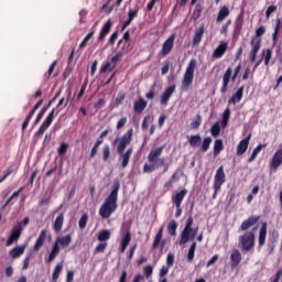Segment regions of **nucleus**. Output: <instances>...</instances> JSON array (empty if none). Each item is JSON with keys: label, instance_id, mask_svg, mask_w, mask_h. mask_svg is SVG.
Segmentation results:
<instances>
[{"label": "nucleus", "instance_id": "nucleus-1", "mask_svg": "<svg viewBox=\"0 0 282 282\" xmlns=\"http://www.w3.org/2000/svg\"><path fill=\"white\" fill-rule=\"evenodd\" d=\"M120 192V182L116 181L112 185V191L105 199L99 208L101 219H109L115 210H118V193Z\"/></svg>", "mask_w": 282, "mask_h": 282}, {"label": "nucleus", "instance_id": "nucleus-2", "mask_svg": "<svg viewBox=\"0 0 282 282\" xmlns=\"http://www.w3.org/2000/svg\"><path fill=\"white\" fill-rule=\"evenodd\" d=\"M164 152V147H159L156 149H152L148 155L149 163H145L143 165V173H153V171H156V169H160L164 166V158H160L162 153Z\"/></svg>", "mask_w": 282, "mask_h": 282}, {"label": "nucleus", "instance_id": "nucleus-3", "mask_svg": "<svg viewBox=\"0 0 282 282\" xmlns=\"http://www.w3.org/2000/svg\"><path fill=\"white\" fill-rule=\"evenodd\" d=\"M70 245H72V235L68 234L63 237H57L46 262L52 263V261H54V259H56V257H58V254L61 253V248H68V246Z\"/></svg>", "mask_w": 282, "mask_h": 282}, {"label": "nucleus", "instance_id": "nucleus-4", "mask_svg": "<svg viewBox=\"0 0 282 282\" xmlns=\"http://www.w3.org/2000/svg\"><path fill=\"white\" fill-rule=\"evenodd\" d=\"M265 34V26H260L256 30V36L251 39L250 45V62L254 63L257 61V54H259V50H261V37Z\"/></svg>", "mask_w": 282, "mask_h": 282}, {"label": "nucleus", "instance_id": "nucleus-5", "mask_svg": "<svg viewBox=\"0 0 282 282\" xmlns=\"http://www.w3.org/2000/svg\"><path fill=\"white\" fill-rule=\"evenodd\" d=\"M61 113V108H53L52 111L47 115L43 123L40 126L39 130L35 132V138H43V133L52 127V122H54V117Z\"/></svg>", "mask_w": 282, "mask_h": 282}, {"label": "nucleus", "instance_id": "nucleus-6", "mask_svg": "<svg viewBox=\"0 0 282 282\" xmlns=\"http://www.w3.org/2000/svg\"><path fill=\"white\" fill-rule=\"evenodd\" d=\"M254 231H246L242 236H239V243L243 252H250V250H254Z\"/></svg>", "mask_w": 282, "mask_h": 282}, {"label": "nucleus", "instance_id": "nucleus-7", "mask_svg": "<svg viewBox=\"0 0 282 282\" xmlns=\"http://www.w3.org/2000/svg\"><path fill=\"white\" fill-rule=\"evenodd\" d=\"M196 67L197 59H191L183 76V87H191V85H193V78H195Z\"/></svg>", "mask_w": 282, "mask_h": 282}, {"label": "nucleus", "instance_id": "nucleus-8", "mask_svg": "<svg viewBox=\"0 0 282 282\" xmlns=\"http://www.w3.org/2000/svg\"><path fill=\"white\" fill-rule=\"evenodd\" d=\"M133 140V128L129 129L120 139L117 138L113 141V144H116L117 142V153H122V151H124V149H127V147H129V144H131Z\"/></svg>", "mask_w": 282, "mask_h": 282}, {"label": "nucleus", "instance_id": "nucleus-9", "mask_svg": "<svg viewBox=\"0 0 282 282\" xmlns=\"http://www.w3.org/2000/svg\"><path fill=\"white\" fill-rule=\"evenodd\" d=\"M281 164H282V143L279 145V149L274 152L273 156L269 161L270 173H276Z\"/></svg>", "mask_w": 282, "mask_h": 282}, {"label": "nucleus", "instance_id": "nucleus-10", "mask_svg": "<svg viewBox=\"0 0 282 282\" xmlns=\"http://www.w3.org/2000/svg\"><path fill=\"white\" fill-rule=\"evenodd\" d=\"M226 184V172H224V165H220L214 176L213 188L216 193L221 191V186Z\"/></svg>", "mask_w": 282, "mask_h": 282}, {"label": "nucleus", "instance_id": "nucleus-11", "mask_svg": "<svg viewBox=\"0 0 282 282\" xmlns=\"http://www.w3.org/2000/svg\"><path fill=\"white\" fill-rule=\"evenodd\" d=\"M237 76H239L237 73L232 74V68L229 66L226 72L223 75V86L220 87V94H226L228 91V85L231 83H235L237 80Z\"/></svg>", "mask_w": 282, "mask_h": 282}, {"label": "nucleus", "instance_id": "nucleus-12", "mask_svg": "<svg viewBox=\"0 0 282 282\" xmlns=\"http://www.w3.org/2000/svg\"><path fill=\"white\" fill-rule=\"evenodd\" d=\"M199 230V228H188L186 229L184 227V229L181 232V239H180V246H186V243H188L189 241H193V239H195V237H197V231Z\"/></svg>", "mask_w": 282, "mask_h": 282}, {"label": "nucleus", "instance_id": "nucleus-13", "mask_svg": "<svg viewBox=\"0 0 282 282\" xmlns=\"http://www.w3.org/2000/svg\"><path fill=\"white\" fill-rule=\"evenodd\" d=\"M175 39L176 35L175 33H173L172 35H170L163 43L162 48L160 51V56H162V58H165V56L170 53L173 52V47H175Z\"/></svg>", "mask_w": 282, "mask_h": 282}, {"label": "nucleus", "instance_id": "nucleus-14", "mask_svg": "<svg viewBox=\"0 0 282 282\" xmlns=\"http://www.w3.org/2000/svg\"><path fill=\"white\" fill-rule=\"evenodd\" d=\"M22 232L23 227L21 226V224L15 225L14 228L11 230V235L8 238L6 246L10 247L12 246V243H14V241H19V239H21Z\"/></svg>", "mask_w": 282, "mask_h": 282}, {"label": "nucleus", "instance_id": "nucleus-15", "mask_svg": "<svg viewBox=\"0 0 282 282\" xmlns=\"http://www.w3.org/2000/svg\"><path fill=\"white\" fill-rule=\"evenodd\" d=\"M42 105H43V99H40L35 104V106L32 108V110L26 116L24 122L22 123V131H25V129H28V126L30 124V120H32V118H34V113H36V111H39V109L41 108Z\"/></svg>", "mask_w": 282, "mask_h": 282}, {"label": "nucleus", "instance_id": "nucleus-16", "mask_svg": "<svg viewBox=\"0 0 282 282\" xmlns=\"http://www.w3.org/2000/svg\"><path fill=\"white\" fill-rule=\"evenodd\" d=\"M46 239H47V230L43 229L40 232L35 243H34V246L32 248L33 252H39V250H41L43 248V246H45Z\"/></svg>", "mask_w": 282, "mask_h": 282}, {"label": "nucleus", "instance_id": "nucleus-17", "mask_svg": "<svg viewBox=\"0 0 282 282\" xmlns=\"http://www.w3.org/2000/svg\"><path fill=\"white\" fill-rule=\"evenodd\" d=\"M118 155L121 159V167L127 169V166H129L131 155H133V147H130L126 152H118Z\"/></svg>", "mask_w": 282, "mask_h": 282}, {"label": "nucleus", "instance_id": "nucleus-18", "mask_svg": "<svg viewBox=\"0 0 282 282\" xmlns=\"http://www.w3.org/2000/svg\"><path fill=\"white\" fill-rule=\"evenodd\" d=\"M252 134H248L245 139H242L237 145V155H243L248 151V147L250 144V139Z\"/></svg>", "mask_w": 282, "mask_h": 282}, {"label": "nucleus", "instance_id": "nucleus-19", "mask_svg": "<svg viewBox=\"0 0 282 282\" xmlns=\"http://www.w3.org/2000/svg\"><path fill=\"white\" fill-rule=\"evenodd\" d=\"M226 52H228V42H220L214 50L212 56L213 58H221Z\"/></svg>", "mask_w": 282, "mask_h": 282}, {"label": "nucleus", "instance_id": "nucleus-20", "mask_svg": "<svg viewBox=\"0 0 282 282\" xmlns=\"http://www.w3.org/2000/svg\"><path fill=\"white\" fill-rule=\"evenodd\" d=\"M173 94H175V85L169 86L162 94L161 105H163V107H166V105H169V100H171V96H173Z\"/></svg>", "mask_w": 282, "mask_h": 282}, {"label": "nucleus", "instance_id": "nucleus-21", "mask_svg": "<svg viewBox=\"0 0 282 282\" xmlns=\"http://www.w3.org/2000/svg\"><path fill=\"white\" fill-rule=\"evenodd\" d=\"M188 195V189H182L177 192L173 197H172V203L174 204L175 208H180L182 206V202H184V197Z\"/></svg>", "mask_w": 282, "mask_h": 282}, {"label": "nucleus", "instance_id": "nucleus-22", "mask_svg": "<svg viewBox=\"0 0 282 282\" xmlns=\"http://www.w3.org/2000/svg\"><path fill=\"white\" fill-rule=\"evenodd\" d=\"M260 219L261 216H250L248 219L242 221L240 230H250V228H252V226H254Z\"/></svg>", "mask_w": 282, "mask_h": 282}, {"label": "nucleus", "instance_id": "nucleus-23", "mask_svg": "<svg viewBox=\"0 0 282 282\" xmlns=\"http://www.w3.org/2000/svg\"><path fill=\"white\" fill-rule=\"evenodd\" d=\"M63 224H65V214L61 213L53 223V230L56 235L61 234V230H63Z\"/></svg>", "mask_w": 282, "mask_h": 282}, {"label": "nucleus", "instance_id": "nucleus-24", "mask_svg": "<svg viewBox=\"0 0 282 282\" xmlns=\"http://www.w3.org/2000/svg\"><path fill=\"white\" fill-rule=\"evenodd\" d=\"M265 237H268V223H263L260 228L258 238L259 248H263V246H265Z\"/></svg>", "mask_w": 282, "mask_h": 282}, {"label": "nucleus", "instance_id": "nucleus-25", "mask_svg": "<svg viewBox=\"0 0 282 282\" xmlns=\"http://www.w3.org/2000/svg\"><path fill=\"white\" fill-rule=\"evenodd\" d=\"M111 28H113V22L111 20H108L101 28L98 36V41H105L107 34L111 32Z\"/></svg>", "mask_w": 282, "mask_h": 282}, {"label": "nucleus", "instance_id": "nucleus-26", "mask_svg": "<svg viewBox=\"0 0 282 282\" xmlns=\"http://www.w3.org/2000/svg\"><path fill=\"white\" fill-rule=\"evenodd\" d=\"M241 251L239 249H234L231 254H230V265L231 268H237L239 263H241Z\"/></svg>", "mask_w": 282, "mask_h": 282}, {"label": "nucleus", "instance_id": "nucleus-27", "mask_svg": "<svg viewBox=\"0 0 282 282\" xmlns=\"http://www.w3.org/2000/svg\"><path fill=\"white\" fill-rule=\"evenodd\" d=\"M204 32H206V29L204 28V25H200L195 30L193 41H192L193 45H199V43H202V39H204Z\"/></svg>", "mask_w": 282, "mask_h": 282}, {"label": "nucleus", "instance_id": "nucleus-28", "mask_svg": "<svg viewBox=\"0 0 282 282\" xmlns=\"http://www.w3.org/2000/svg\"><path fill=\"white\" fill-rule=\"evenodd\" d=\"M28 245L17 246L11 251H9V256L11 259H19L24 252Z\"/></svg>", "mask_w": 282, "mask_h": 282}, {"label": "nucleus", "instance_id": "nucleus-29", "mask_svg": "<svg viewBox=\"0 0 282 282\" xmlns=\"http://www.w3.org/2000/svg\"><path fill=\"white\" fill-rule=\"evenodd\" d=\"M241 98H243V86L238 88V90L231 96L228 100V105H237V102H241Z\"/></svg>", "mask_w": 282, "mask_h": 282}, {"label": "nucleus", "instance_id": "nucleus-30", "mask_svg": "<svg viewBox=\"0 0 282 282\" xmlns=\"http://www.w3.org/2000/svg\"><path fill=\"white\" fill-rule=\"evenodd\" d=\"M69 100H72V90H68L66 97H62L57 104V106L55 107V109H61V111H63V109H65V107L69 104Z\"/></svg>", "mask_w": 282, "mask_h": 282}, {"label": "nucleus", "instance_id": "nucleus-31", "mask_svg": "<svg viewBox=\"0 0 282 282\" xmlns=\"http://www.w3.org/2000/svg\"><path fill=\"white\" fill-rule=\"evenodd\" d=\"M147 100L144 98L140 97L139 100L134 101V112L135 113H142L147 109Z\"/></svg>", "mask_w": 282, "mask_h": 282}, {"label": "nucleus", "instance_id": "nucleus-32", "mask_svg": "<svg viewBox=\"0 0 282 282\" xmlns=\"http://www.w3.org/2000/svg\"><path fill=\"white\" fill-rule=\"evenodd\" d=\"M265 147H268V143H264V144H258L252 153H251V156L248 159V163L250 164L251 162H254V160H257V156L259 155V153H261V150L262 149H265Z\"/></svg>", "mask_w": 282, "mask_h": 282}, {"label": "nucleus", "instance_id": "nucleus-33", "mask_svg": "<svg viewBox=\"0 0 282 282\" xmlns=\"http://www.w3.org/2000/svg\"><path fill=\"white\" fill-rule=\"evenodd\" d=\"M129 243H131V231L128 230L121 239L120 252H124L129 248Z\"/></svg>", "mask_w": 282, "mask_h": 282}, {"label": "nucleus", "instance_id": "nucleus-34", "mask_svg": "<svg viewBox=\"0 0 282 282\" xmlns=\"http://www.w3.org/2000/svg\"><path fill=\"white\" fill-rule=\"evenodd\" d=\"M230 15V9H228V7L224 6L219 12H218V15H217V23H221V21H224L226 19V17H229Z\"/></svg>", "mask_w": 282, "mask_h": 282}, {"label": "nucleus", "instance_id": "nucleus-35", "mask_svg": "<svg viewBox=\"0 0 282 282\" xmlns=\"http://www.w3.org/2000/svg\"><path fill=\"white\" fill-rule=\"evenodd\" d=\"M224 151V140L216 139L214 142V158H217Z\"/></svg>", "mask_w": 282, "mask_h": 282}, {"label": "nucleus", "instance_id": "nucleus-36", "mask_svg": "<svg viewBox=\"0 0 282 282\" xmlns=\"http://www.w3.org/2000/svg\"><path fill=\"white\" fill-rule=\"evenodd\" d=\"M203 10H204V6L202 3H197L194 8L193 13H192V19L194 21H199V18L202 17Z\"/></svg>", "mask_w": 282, "mask_h": 282}, {"label": "nucleus", "instance_id": "nucleus-37", "mask_svg": "<svg viewBox=\"0 0 282 282\" xmlns=\"http://www.w3.org/2000/svg\"><path fill=\"white\" fill-rule=\"evenodd\" d=\"M163 232H164V227H161L155 235L154 241L152 243V250H155L160 246V243L162 241Z\"/></svg>", "mask_w": 282, "mask_h": 282}, {"label": "nucleus", "instance_id": "nucleus-38", "mask_svg": "<svg viewBox=\"0 0 282 282\" xmlns=\"http://www.w3.org/2000/svg\"><path fill=\"white\" fill-rule=\"evenodd\" d=\"M97 239L98 241H109L111 239V231L109 229L100 230Z\"/></svg>", "mask_w": 282, "mask_h": 282}, {"label": "nucleus", "instance_id": "nucleus-39", "mask_svg": "<svg viewBox=\"0 0 282 282\" xmlns=\"http://www.w3.org/2000/svg\"><path fill=\"white\" fill-rule=\"evenodd\" d=\"M280 30H281V19H276L275 20L274 32L272 34L273 45H276V41H279V32H280Z\"/></svg>", "mask_w": 282, "mask_h": 282}, {"label": "nucleus", "instance_id": "nucleus-40", "mask_svg": "<svg viewBox=\"0 0 282 282\" xmlns=\"http://www.w3.org/2000/svg\"><path fill=\"white\" fill-rule=\"evenodd\" d=\"M195 250H197V242H193L188 249L187 252V261L188 263H193V260L195 259Z\"/></svg>", "mask_w": 282, "mask_h": 282}, {"label": "nucleus", "instance_id": "nucleus-41", "mask_svg": "<svg viewBox=\"0 0 282 282\" xmlns=\"http://www.w3.org/2000/svg\"><path fill=\"white\" fill-rule=\"evenodd\" d=\"M243 28V13H240L235 21L234 32H241Z\"/></svg>", "mask_w": 282, "mask_h": 282}, {"label": "nucleus", "instance_id": "nucleus-42", "mask_svg": "<svg viewBox=\"0 0 282 282\" xmlns=\"http://www.w3.org/2000/svg\"><path fill=\"white\" fill-rule=\"evenodd\" d=\"M210 144H213V138H210V137L204 138L202 145H200V151L203 153H206V151H208V149H210Z\"/></svg>", "mask_w": 282, "mask_h": 282}, {"label": "nucleus", "instance_id": "nucleus-43", "mask_svg": "<svg viewBox=\"0 0 282 282\" xmlns=\"http://www.w3.org/2000/svg\"><path fill=\"white\" fill-rule=\"evenodd\" d=\"M63 272V263H58L52 274V282H57L58 276H61V273Z\"/></svg>", "mask_w": 282, "mask_h": 282}, {"label": "nucleus", "instance_id": "nucleus-44", "mask_svg": "<svg viewBox=\"0 0 282 282\" xmlns=\"http://www.w3.org/2000/svg\"><path fill=\"white\" fill-rule=\"evenodd\" d=\"M202 144V135L195 134L189 138V145L195 149Z\"/></svg>", "mask_w": 282, "mask_h": 282}, {"label": "nucleus", "instance_id": "nucleus-45", "mask_svg": "<svg viewBox=\"0 0 282 282\" xmlns=\"http://www.w3.org/2000/svg\"><path fill=\"white\" fill-rule=\"evenodd\" d=\"M167 232L171 235V237H175V235H177V221L172 220L169 223Z\"/></svg>", "mask_w": 282, "mask_h": 282}, {"label": "nucleus", "instance_id": "nucleus-46", "mask_svg": "<svg viewBox=\"0 0 282 282\" xmlns=\"http://www.w3.org/2000/svg\"><path fill=\"white\" fill-rule=\"evenodd\" d=\"M116 69V65H112L111 62H106L101 68H100V74H106V72H113Z\"/></svg>", "mask_w": 282, "mask_h": 282}, {"label": "nucleus", "instance_id": "nucleus-47", "mask_svg": "<svg viewBox=\"0 0 282 282\" xmlns=\"http://www.w3.org/2000/svg\"><path fill=\"white\" fill-rule=\"evenodd\" d=\"M87 221H89V215L83 214L78 221V226L80 230H85V228H87Z\"/></svg>", "mask_w": 282, "mask_h": 282}, {"label": "nucleus", "instance_id": "nucleus-48", "mask_svg": "<svg viewBox=\"0 0 282 282\" xmlns=\"http://www.w3.org/2000/svg\"><path fill=\"white\" fill-rule=\"evenodd\" d=\"M67 149H69V143H61L59 148L57 149L59 158L67 155Z\"/></svg>", "mask_w": 282, "mask_h": 282}, {"label": "nucleus", "instance_id": "nucleus-49", "mask_svg": "<svg viewBox=\"0 0 282 282\" xmlns=\"http://www.w3.org/2000/svg\"><path fill=\"white\" fill-rule=\"evenodd\" d=\"M110 155H111V147H109V144H105L104 148H102V160H104V162H108Z\"/></svg>", "mask_w": 282, "mask_h": 282}, {"label": "nucleus", "instance_id": "nucleus-50", "mask_svg": "<svg viewBox=\"0 0 282 282\" xmlns=\"http://www.w3.org/2000/svg\"><path fill=\"white\" fill-rule=\"evenodd\" d=\"M45 113H47V107H43L40 112L37 113L34 122H33V127H36L39 124V122H41V120H43V116H45Z\"/></svg>", "mask_w": 282, "mask_h": 282}, {"label": "nucleus", "instance_id": "nucleus-51", "mask_svg": "<svg viewBox=\"0 0 282 282\" xmlns=\"http://www.w3.org/2000/svg\"><path fill=\"white\" fill-rule=\"evenodd\" d=\"M210 133L213 138H218L219 133H221V126H219V122L212 126Z\"/></svg>", "mask_w": 282, "mask_h": 282}, {"label": "nucleus", "instance_id": "nucleus-52", "mask_svg": "<svg viewBox=\"0 0 282 282\" xmlns=\"http://www.w3.org/2000/svg\"><path fill=\"white\" fill-rule=\"evenodd\" d=\"M94 37V31H90L82 41L79 44V50H84V47H87V43H89V40Z\"/></svg>", "mask_w": 282, "mask_h": 282}, {"label": "nucleus", "instance_id": "nucleus-53", "mask_svg": "<svg viewBox=\"0 0 282 282\" xmlns=\"http://www.w3.org/2000/svg\"><path fill=\"white\" fill-rule=\"evenodd\" d=\"M139 12H140V7H135L134 10H129L128 20L133 21V19H138Z\"/></svg>", "mask_w": 282, "mask_h": 282}, {"label": "nucleus", "instance_id": "nucleus-54", "mask_svg": "<svg viewBox=\"0 0 282 282\" xmlns=\"http://www.w3.org/2000/svg\"><path fill=\"white\" fill-rule=\"evenodd\" d=\"M120 58H122V52L116 53L115 56L111 57L110 63L115 65V67H118V63H120Z\"/></svg>", "mask_w": 282, "mask_h": 282}, {"label": "nucleus", "instance_id": "nucleus-55", "mask_svg": "<svg viewBox=\"0 0 282 282\" xmlns=\"http://www.w3.org/2000/svg\"><path fill=\"white\" fill-rule=\"evenodd\" d=\"M143 276H145V279H151V276L153 275V267L151 264L147 265L143 268Z\"/></svg>", "mask_w": 282, "mask_h": 282}, {"label": "nucleus", "instance_id": "nucleus-56", "mask_svg": "<svg viewBox=\"0 0 282 282\" xmlns=\"http://www.w3.org/2000/svg\"><path fill=\"white\" fill-rule=\"evenodd\" d=\"M105 250H107V242H101L95 248L94 254H100L101 252H105Z\"/></svg>", "mask_w": 282, "mask_h": 282}, {"label": "nucleus", "instance_id": "nucleus-57", "mask_svg": "<svg viewBox=\"0 0 282 282\" xmlns=\"http://www.w3.org/2000/svg\"><path fill=\"white\" fill-rule=\"evenodd\" d=\"M145 98L148 100H153L155 98V84H153L149 90V93L145 94Z\"/></svg>", "mask_w": 282, "mask_h": 282}, {"label": "nucleus", "instance_id": "nucleus-58", "mask_svg": "<svg viewBox=\"0 0 282 282\" xmlns=\"http://www.w3.org/2000/svg\"><path fill=\"white\" fill-rule=\"evenodd\" d=\"M174 263H175V254H173L172 252L167 253L166 265L169 268H173Z\"/></svg>", "mask_w": 282, "mask_h": 282}, {"label": "nucleus", "instance_id": "nucleus-59", "mask_svg": "<svg viewBox=\"0 0 282 282\" xmlns=\"http://www.w3.org/2000/svg\"><path fill=\"white\" fill-rule=\"evenodd\" d=\"M149 122H151V116L147 115L141 124L142 131H147L149 129Z\"/></svg>", "mask_w": 282, "mask_h": 282}, {"label": "nucleus", "instance_id": "nucleus-60", "mask_svg": "<svg viewBox=\"0 0 282 282\" xmlns=\"http://www.w3.org/2000/svg\"><path fill=\"white\" fill-rule=\"evenodd\" d=\"M30 261H32V252L24 258L22 270H28V268H30Z\"/></svg>", "mask_w": 282, "mask_h": 282}, {"label": "nucleus", "instance_id": "nucleus-61", "mask_svg": "<svg viewBox=\"0 0 282 282\" xmlns=\"http://www.w3.org/2000/svg\"><path fill=\"white\" fill-rule=\"evenodd\" d=\"M169 270H171V267H169V265H163V267L160 269V272H159L160 279H164V276H166V274H169Z\"/></svg>", "mask_w": 282, "mask_h": 282}, {"label": "nucleus", "instance_id": "nucleus-62", "mask_svg": "<svg viewBox=\"0 0 282 282\" xmlns=\"http://www.w3.org/2000/svg\"><path fill=\"white\" fill-rule=\"evenodd\" d=\"M270 61H272V50L268 48L264 55V65H270Z\"/></svg>", "mask_w": 282, "mask_h": 282}, {"label": "nucleus", "instance_id": "nucleus-63", "mask_svg": "<svg viewBox=\"0 0 282 282\" xmlns=\"http://www.w3.org/2000/svg\"><path fill=\"white\" fill-rule=\"evenodd\" d=\"M198 127H202V116L197 115L196 119L192 122V129H197Z\"/></svg>", "mask_w": 282, "mask_h": 282}, {"label": "nucleus", "instance_id": "nucleus-64", "mask_svg": "<svg viewBox=\"0 0 282 282\" xmlns=\"http://www.w3.org/2000/svg\"><path fill=\"white\" fill-rule=\"evenodd\" d=\"M144 281V275H142L141 273H138L133 276L131 282H142Z\"/></svg>", "mask_w": 282, "mask_h": 282}]
</instances>
